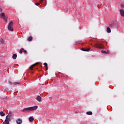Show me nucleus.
I'll return each mask as SVG.
<instances>
[{
    "instance_id": "nucleus-16",
    "label": "nucleus",
    "mask_w": 124,
    "mask_h": 124,
    "mask_svg": "<svg viewBox=\"0 0 124 124\" xmlns=\"http://www.w3.org/2000/svg\"><path fill=\"white\" fill-rule=\"evenodd\" d=\"M28 41L31 42L32 41V36H30L28 38Z\"/></svg>"
},
{
    "instance_id": "nucleus-21",
    "label": "nucleus",
    "mask_w": 124,
    "mask_h": 124,
    "mask_svg": "<svg viewBox=\"0 0 124 124\" xmlns=\"http://www.w3.org/2000/svg\"><path fill=\"white\" fill-rule=\"evenodd\" d=\"M24 52V48H21L19 50L20 54H22Z\"/></svg>"
},
{
    "instance_id": "nucleus-9",
    "label": "nucleus",
    "mask_w": 124,
    "mask_h": 124,
    "mask_svg": "<svg viewBox=\"0 0 124 124\" xmlns=\"http://www.w3.org/2000/svg\"><path fill=\"white\" fill-rule=\"evenodd\" d=\"M120 12L121 16H122V17H124V10L123 9L120 10Z\"/></svg>"
},
{
    "instance_id": "nucleus-12",
    "label": "nucleus",
    "mask_w": 124,
    "mask_h": 124,
    "mask_svg": "<svg viewBox=\"0 0 124 124\" xmlns=\"http://www.w3.org/2000/svg\"><path fill=\"white\" fill-rule=\"evenodd\" d=\"M12 58H13L14 60H16V59H17V54H14L13 55Z\"/></svg>"
},
{
    "instance_id": "nucleus-24",
    "label": "nucleus",
    "mask_w": 124,
    "mask_h": 124,
    "mask_svg": "<svg viewBox=\"0 0 124 124\" xmlns=\"http://www.w3.org/2000/svg\"><path fill=\"white\" fill-rule=\"evenodd\" d=\"M35 5H36L37 6H39V5H40V3H35Z\"/></svg>"
},
{
    "instance_id": "nucleus-6",
    "label": "nucleus",
    "mask_w": 124,
    "mask_h": 124,
    "mask_svg": "<svg viewBox=\"0 0 124 124\" xmlns=\"http://www.w3.org/2000/svg\"><path fill=\"white\" fill-rule=\"evenodd\" d=\"M38 64H39V62H36L35 63L31 65L30 67V70H33V67L34 66H36V65H37Z\"/></svg>"
},
{
    "instance_id": "nucleus-10",
    "label": "nucleus",
    "mask_w": 124,
    "mask_h": 124,
    "mask_svg": "<svg viewBox=\"0 0 124 124\" xmlns=\"http://www.w3.org/2000/svg\"><path fill=\"white\" fill-rule=\"evenodd\" d=\"M36 99V100L39 101V102H40V101H41L42 98L40 96L38 95L37 96Z\"/></svg>"
},
{
    "instance_id": "nucleus-17",
    "label": "nucleus",
    "mask_w": 124,
    "mask_h": 124,
    "mask_svg": "<svg viewBox=\"0 0 124 124\" xmlns=\"http://www.w3.org/2000/svg\"><path fill=\"white\" fill-rule=\"evenodd\" d=\"M80 43H82V41H78L74 45H78V44H80Z\"/></svg>"
},
{
    "instance_id": "nucleus-18",
    "label": "nucleus",
    "mask_w": 124,
    "mask_h": 124,
    "mask_svg": "<svg viewBox=\"0 0 124 124\" xmlns=\"http://www.w3.org/2000/svg\"><path fill=\"white\" fill-rule=\"evenodd\" d=\"M86 114H87V115H93V112H92V111H87L86 112Z\"/></svg>"
},
{
    "instance_id": "nucleus-2",
    "label": "nucleus",
    "mask_w": 124,
    "mask_h": 124,
    "mask_svg": "<svg viewBox=\"0 0 124 124\" xmlns=\"http://www.w3.org/2000/svg\"><path fill=\"white\" fill-rule=\"evenodd\" d=\"M37 108H38L37 106L31 107L29 108H24L22 110V111L24 112V113L31 112V111H34L35 110H36Z\"/></svg>"
},
{
    "instance_id": "nucleus-1",
    "label": "nucleus",
    "mask_w": 124,
    "mask_h": 124,
    "mask_svg": "<svg viewBox=\"0 0 124 124\" xmlns=\"http://www.w3.org/2000/svg\"><path fill=\"white\" fill-rule=\"evenodd\" d=\"M12 115V112L10 111L6 116L5 121L3 122V124H9V122L11 121L12 119H13V115Z\"/></svg>"
},
{
    "instance_id": "nucleus-8",
    "label": "nucleus",
    "mask_w": 124,
    "mask_h": 124,
    "mask_svg": "<svg viewBox=\"0 0 124 124\" xmlns=\"http://www.w3.org/2000/svg\"><path fill=\"white\" fill-rule=\"evenodd\" d=\"M22 122H23V121L22 120V119H21L20 118L16 120V123L17 124H22Z\"/></svg>"
},
{
    "instance_id": "nucleus-28",
    "label": "nucleus",
    "mask_w": 124,
    "mask_h": 124,
    "mask_svg": "<svg viewBox=\"0 0 124 124\" xmlns=\"http://www.w3.org/2000/svg\"><path fill=\"white\" fill-rule=\"evenodd\" d=\"M107 54H110V50H108L107 51Z\"/></svg>"
},
{
    "instance_id": "nucleus-13",
    "label": "nucleus",
    "mask_w": 124,
    "mask_h": 124,
    "mask_svg": "<svg viewBox=\"0 0 124 124\" xmlns=\"http://www.w3.org/2000/svg\"><path fill=\"white\" fill-rule=\"evenodd\" d=\"M107 32L108 33H110V32H111V29H110V27H108L107 28Z\"/></svg>"
},
{
    "instance_id": "nucleus-27",
    "label": "nucleus",
    "mask_w": 124,
    "mask_h": 124,
    "mask_svg": "<svg viewBox=\"0 0 124 124\" xmlns=\"http://www.w3.org/2000/svg\"><path fill=\"white\" fill-rule=\"evenodd\" d=\"M121 7H122V8H124V4H121Z\"/></svg>"
},
{
    "instance_id": "nucleus-23",
    "label": "nucleus",
    "mask_w": 124,
    "mask_h": 124,
    "mask_svg": "<svg viewBox=\"0 0 124 124\" xmlns=\"http://www.w3.org/2000/svg\"><path fill=\"white\" fill-rule=\"evenodd\" d=\"M3 19L4 20V21H5V22H6V23H7V17L5 16L3 17Z\"/></svg>"
},
{
    "instance_id": "nucleus-11",
    "label": "nucleus",
    "mask_w": 124,
    "mask_h": 124,
    "mask_svg": "<svg viewBox=\"0 0 124 124\" xmlns=\"http://www.w3.org/2000/svg\"><path fill=\"white\" fill-rule=\"evenodd\" d=\"M33 121H34V118L33 117H30L29 118V122H30L31 123H32Z\"/></svg>"
},
{
    "instance_id": "nucleus-33",
    "label": "nucleus",
    "mask_w": 124,
    "mask_h": 124,
    "mask_svg": "<svg viewBox=\"0 0 124 124\" xmlns=\"http://www.w3.org/2000/svg\"><path fill=\"white\" fill-rule=\"evenodd\" d=\"M60 74H61V73H59Z\"/></svg>"
},
{
    "instance_id": "nucleus-25",
    "label": "nucleus",
    "mask_w": 124,
    "mask_h": 124,
    "mask_svg": "<svg viewBox=\"0 0 124 124\" xmlns=\"http://www.w3.org/2000/svg\"><path fill=\"white\" fill-rule=\"evenodd\" d=\"M23 53H24V54H26V55L28 54V52L27 51V50H25V49H24L23 50Z\"/></svg>"
},
{
    "instance_id": "nucleus-5",
    "label": "nucleus",
    "mask_w": 124,
    "mask_h": 124,
    "mask_svg": "<svg viewBox=\"0 0 124 124\" xmlns=\"http://www.w3.org/2000/svg\"><path fill=\"white\" fill-rule=\"evenodd\" d=\"M94 47L96 48L102 49L103 48H104V46H103L102 44L96 43L94 45Z\"/></svg>"
},
{
    "instance_id": "nucleus-7",
    "label": "nucleus",
    "mask_w": 124,
    "mask_h": 124,
    "mask_svg": "<svg viewBox=\"0 0 124 124\" xmlns=\"http://www.w3.org/2000/svg\"><path fill=\"white\" fill-rule=\"evenodd\" d=\"M80 50H81V51H84V52H89V51L90 50V48H81Z\"/></svg>"
},
{
    "instance_id": "nucleus-29",
    "label": "nucleus",
    "mask_w": 124,
    "mask_h": 124,
    "mask_svg": "<svg viewBox=\"0 0 124 124\" xmlns=\"http://www.w3.org/2000/svg\"><path fill=\"white\" fill-rule=\"evenodd\" d=\"M9 83L10 85H13V83H12V82H11V81H9Z\"/></svg>"
},
{
    "instance_id": "nucleus-19",
    "label": "nucleus",
    "mask_w": 124,
    "mask_h": 124,
    "mask_svg": "<svg viewBox=\"0 0 124 124\" xmlns=\"http://www.w3.org/2000/svg\"><path fill=\"white\" fill-rule=\"evenodd\" d=\"M0 43H1V44H3V43H4V40H3V39H1L0 40Z\"/></svg>"
},
{
    "instance_id": "nucleus-15",
    "label": "nucleus",
    "mask_w": 124,
    "mask_h": 124,
    "mask_svg": "<svg viewBox=\"0 0 124 124\" xmlns=\"http://www.w3.org/2000/svg\"><path fill=\"white\" fill-rule=\"evenodd\" d=\"M44 65H45V66L46 67V70H48V64H47V63L46 62H45L44 63Z\"/></svg>"
},
{
    "instance_id": "nucleus-4",
    "label": "nucleus",
    "mask_w": 124,
    "mask_h": 124,
    "mask_svg": "<svg viewBox=\"0 0 124 124\" xmlns=\"http://www.w3.org/2000/svg\"><path fill=\"white\" fill-rule=\"evenodd\" d=\"M8 29L9 31H13V21H11L9 22L8 26Z\"/></svg>"
},
{
    "instance_id": "nucleus-32",
    "label": "nucleus",
    "mask_w": 124,
    "mask_h": 124,
    "mask_svg": "<svg viewBox=\"0 0 124 124\" xmlns=\"http://www.w3.org/2000/svg\"><path fill=\"white\" fill-rule=\"evenodd\" d=\"M98 6H99V5H98Z\"/></svg>"
},
{
    "instance_id": "nucleus-26",
    "label": "nucleus",
    "mask_w": 124,
    "mask_h": 124,
    "mask_svg": "<svg viewBox=\"0 0 124 124\" xmlns=\"http://www.w3.org/2000/svg\"><path fill=\"white\" fill-rule=\"evenodd\" d=\"M13 84L14 85H18L20 84V82H14Z\"/></svg>"
},
{
    "instance_id": "nucleus-14",
    "label": "nucleus",
    "mask_w": 124,
    "mask_h": 124,
    "mask_svg": "<svg viewBox=\"0 0 124 124\" xmlns=\"http://www.w3.org/2000/svg\"><path fill=\"white\" fill-rule=\"evenodd\" d=\"M0 115L1 117H4V116H5V113H4L3 111H0Z\"/></svg>"
},
{
    "instance_id": "nucleus-31",
    "label": "nucleus",
    "mask_w": 124,
    "mask_h": 124,
    "mask_svg": "<svg viewBox=\"0 0 124 124\" xmlns=\"http://www.w3.org/2000/svg\"><path fill=\"white\" fill-rule=\"evenodd\" d=\"M0 12H2V10L1 9V8H0Z\"/></svg>"
},
{
    "instance_id": "nucleus-22",
    "label": "nucleus",
    "mask_w": 124,
    "mask_h": 124,
    "mask_svg": "<svg viewBox=\"0 0 124 124\" xmlns=\"http://www.w3.org/2000/svg\"><path fill=\"white\" fill-rule=\"evenodd\" d=\"M101 53L102 54H107V51H105V50H102L101 51Z\"/></svg>"
},
{
    "instance_id": "nucleus-3",
    "label": "nucleus",
    "mask_w": 124,
    "mask_h": 124,
    "mask_svg": "<svg viewBox=\"0 0 124 124\" xmlns=\"http://www.w3.org/2000/svg\"><path fill=\"white\" fill-rule=\"evenodd\" d=\"M109 27L110 28V29H118L119 28V24H118V21L115 20L109 23Z\"/></svg>"
},
{
    "instance_id": "nucleus-20",
    "label": "nucleus",
    "mask_w": 124,
    "mask_h": 124,
    "mask_svg": "<svg viewBox=\"0 0 124 124\" xmlns=\"http://www.w3.org/2000/svg\"><path fill=\"white\" fill-rule=\"evenodd\" d=\"M5 16V15L4 14V13H1L0 15V18H2Z\"/></svg>"
},
{
    "instance_id": "nucleus-30",
    "label": "nucleus",
    "mask_w": 124,
    "mask_h": 124,
    "mask_svg": "<svg viewBox=\"0 0 124 124\" xmlns=\"http://www.w3.org/2000/svg\"><path fill=\"white\" fill-rule=\"evenodd\" d=\"M43 2V0H40V3H42Z\"/></svg>"
}]
</instances>
